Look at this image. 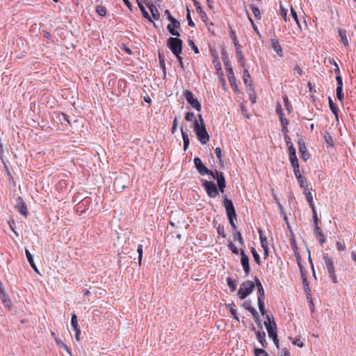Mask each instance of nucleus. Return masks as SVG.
<instances>
[{
	"label": "nucleus",
	"instance_id": "obj_1",
	"mask_svg": "<svg viewBox=\"0 0 356 356\" xmlns=\"http://www.w3.org/2000/svg\"><path fill=\"white\" fill-rule=\"evenodd\" d=\"M193 162L197 170L201 175H209L217 180L219 191L220 193H223L225 192V188L226 187V181L223 172L218 170H209L198 157H195Z\"/></svg>",
	"mask_w": 356,
	"mask_h": 356
},
{
	"label": "nucleus",
	"instance_id": "obj_2",
	"mask_svg": "<svg viewBox=\"0 0 356 356\" xmlns=\"http://www.w3.org/2000/svg\"><path fill=\"white\" fill-rule=\"evenodd\" d=\"M198 118L200 123L197 120H194V130L200 142L204 145L209 141V135L207 131L202 115L199 114Z\"/></svg>",
	"mask_w": 356,
	"mask_h": 356
},
{
	"label": "nucleus",
	"instance_id": "obj_3",
	"mask_svg": "<svg viewBox=\"0 0 356 356\" xmlns=\"http://www.w3.org/2000/svg\"><path fill=\"white\" fill-rule=\"evenodd\" d=\"M223 205L226 209V213L227 218L229 219V222L232 229L235 230L237 228L234 222V219L236 218V213L233 202L231 200L228 199L226 196H225L223 200Z\"/></svg>",
	"mask_w": 356,
	"mask_h": 356
},
{
	"label": "nucleus",
	"instance_id": "obj_4",
	"mask_svg": "<svg viewBox=\"0 0 356 356\" xmlns=\"http://www.w3.org/2000/svg\"><path fill=\"white\" fill-rule=\"evenodd\" d=\"M166 45L175 56H178L182 51V40L179 38H169Z\"/></svg>",
	"mask_w": 356,
	"mask_h": 356
},
{
	"label": "nucleus",
	"instance_id": "obj_5",
	"mask_svg": "<svg viewBox=\"0 0 356 356\" xmlns=\"http://www.w3.org/2000/svg\"><path fill=\"white\" fill-rule=\"evenodd\" d=\"M254 288V283L250 280L243 282L238 291V296L241 300L245 299L249 296Z\"/></svg>",
	"mask_w": 356,
	"mask_h": 356
},
{
	"label": "nucleus",
	"instance_id": "obj_6",
	"mask_svg": "<svg viewBox=\"0 0 356 356\" xmlns=\"http://www.w3.org/2000/svg\"><path fill=\"white\" fill-rule=\"evenodd\" d=\"M323 260L326 266V268L329 273L330 277L331 278L333 283L337 284L338 282L337 277L335 273L334 261L332 258L328 256L327 254L323 255Z\"/></svg>",
	"mask_w": 356,
	"mask_h": 356
},
{
	"label": "nucleus",
	"instance_id": "obj_7",
	"mask_svg": "<svg viewBox=\"0 0 356 356\" xmlns=\"http://www.w3.org/2000/svg\"><path fill=\"white\" fill-rule=\"evenodd\" d=\"M222 60L224 63L225 67L227 72V76L230 81H232V79H234V72L231 65V62L229 58L228 54L225 48L222 49Z\"/></svg>",
	"mask_w": 356,
	"mask_h": 356
},
{
	"label": "nucleus",
	"instance_id": "obj_8",
	"mask_svg": "<svg viewBox=\"0 0 356 356\" xmlns=\"http://www.w3.org/2000/svg\"><path fill=\"white\" fill-rule=\"evenodd\" d=\"M268 322H264L269 337L272 338L275 345H278V339L276 332V324L274 321L270 323V316H267Z\"/></svg>",
	"mask_w": 356,
	"mask_h": 356
},
{
	"label": "nucleus",
	"instance_id": "obj_9",
	"mask_svg": "<svg viewBox=\"0 0 356 356\" xmlns=\"http://www.w3.org/2000/svg\"><path fill=\"white\" fill-rule=\"evenodd\" d=\"M202 186L210 197L215 198L218 195V188L213 182L204 180Z\"/></svg>",
	"mask_w": 356,
	"mask_h": 356
},
{
	"label": "nucleus",
	"instance_id": "obj_10",
	"mask_svg": "<svg viewBox=\"0 0 356 356\" xmlns=\"http://www.w3.org/2000/svg\"><path fill=\"white\" fill-rule=\"evenodd\" d=\"M184 97L187 102L195 110L200 111L201 110V104L197 98L193 97V93L190 90H186Z\"/></svg>",
	"mask_w": 356,
	"mask_h": 356
},
{
	"label": "nucleus",
	"instance_id": "obj_11",
	"mask_svg": "<svg viewBox=\"0 0 356 356\" xmlns=\"http://www.w3.org/2000/svg\"><path fill=\"white\" fill-rule=\"evenodd\" d=\"M16 201L15 208L22 215L26 218L29 215V211L26 203L20 196L17 198Z\"/></svg>",
	"mask_w": 356,
	"mask_h": 356
},
{
	"label": "nucleus",
	"instance_id": "obj_12",
	"mask_svg": "<svg viewBox=\"0 0 356 356\" xmlns=\"http://www.w3.org/2000/svg\"><path fill=\"white\" fill-rule=\"evenodd\" d=\"M240 254L241 257V263L243 266L244 273H245V275H248L250 271V265H249V257H248V255L245 254V253L244 252V251L243 250H241L240 251Z\"/></svg>",
	"mask_w": 356,
	"mask_h": 356
},
{
	"label": "nucleus",
	"instance_id": "obj_13",
	"mask_svg": "<svg viewBox=\"0 0 356 356\" xmlns=\"http://www.w3.org/2000/svg\"><path fill=\"white\" fill-rule=\"evenodd\" d=\"M303 193L305 195L307 201L309 203V207H311V209L315 208V205H314V200H313V195H312V188H309L308 187H305V189L304 190Z\"/></svg>",
	"mask_w": 356,
	"mask_h": 356
},
{
	"label": "nucleus",
	"instance_id": "obj_14",
	"mask_svg": "<svg viewBox=\"0 0 356 356\" xmlns=\"http://www.w3.org/2000/svg\"><path fill=\"white\" fill-rule=\"evenodd\" d=\"M270 42H271V47L273 49V50L277 53V54L280 57H282L283 56L282 49L277 39L273 38L270 40Z\"/></svg>",
	"mask_w": 356,
	"mask_h": 356
},
{
	"label": "nucleus",
	"instance_id": "obj_15",
	"mask_svg": "<svg viewBox=\"0 0 356 356\" xmlns=\"http://www.w3.org/2000/svg\"><path fill=\"white\" fill-rule=\"evenodd\" d=\"M243 307H244V308L246 310L249 311L252 314V316L254 318V321L256 323L259 322V316L258 312L256 311V309L254 308H253L252 307H251L250 305V303L248 301H245L243 303Z\"/></svg>",
	"mask_w": 356,
	"mask_h": 356
},
{
	"label": "nucleus",
	"instance_id": "obj_16",
	"mask_svg": "<svg viewBox=\"0 0 356 356\" xmlns=\"http://www.w3.org/2000/svg\"><path fill=\"white\" fill-rule=\"evenodd\" d=\"M299 152L303 160L307 161L309 158V154L307 150V147L304 143L299 142Z\"/></svg>",
	"mask_w": 356,
	"mask_h": 356
},
{
	"label": "nucleus",
	"instance_id": "obj_17",
	"mask_svg": "<svg viewBox=\"0 0 356 356\" xmlns=\"http://www.w3.org/2000/svg\"><path fill=\"white\" fill-rule=\"evenodd\" d=\"M256 337L263 348H266L268 343L266 340V334L264 332H256Z\"/></svg>",
	"mask_w": 356,
	"mask_h": 356
},
{
	"label": "nucleus",
	"instance_id": "obj_18",
	"mask_svg": "<svg viewBox=\"0 0 356 356\" xmlns=\"http://www.w3.org/2000/svg\"><path fill=\"white\" fill-rule=\"evenodd\" d=\"M293 248L294 250L295 254H296V259H297L298 266L300 271L301 273V277H302V274H305V273L303 272V267H302V265L301 264V259H300V254L297 251L298 250V247H297V245H296L295 242H293Z\"/></svg>",
	"mask_w": 356,
	"mask_h": 356
},
{
	"label": "nucleus",
	"instance_id": "obj_19",
	"mask_svg": "<svg viewBox=\"0 0 356 356\" xmlns=\"http://www.w3.org/2000/svg\"><path fill=\"white\" fill-rule=\"evenodd\" d=\"M146 5L152 13V17L155 20L159 19L160 15H159V12L157 10L156 7L154 4L150 3H147Z\"/></svg>",
	"mask_w": 356,
	"mask_h": 356
},
{
	"label": "nucleus",
	"instance_id": "obj_20",
	"mask_svg": "<svg viewBox=\"0 0 356 356\" xmlns=\"http://www.w3.org/2000/svg\"><path fill=\"white\" fill-rule=\"evenodd\" d=\"M315 234L316 238L319 241V243L323 245L325 241V237L321 230V229L316 225L315 227Z\"/></svg>",
	"mask_w": 356,
	"mask_h": 356
},
{
	"label": "nucleus",
	"instance_id": "obj_21",
	"mask_svg": "<svg viewBox=\"0 0 356 356\" xmlns=\"http://www.w3.org/2000/svg\"><path fill=\"white\" fill-rule=\"evenodd\" d=\"M302 279L303 288H304L305 292L307 294V298H311V293H310L311 290H310L309 284L307 280L305 274H302Z\"/></svg>",
	"mask_w": 356,
	"mask_h": 356
},
{
	"label": "nucleus",
	"instance_id": "obj_22",
	"mask_svg": "<svg viewBox=\"0 0 356 356\" xmlns=\"http://www.w3.org/2000/svg\"><path fill=\"white\" fill-rule=\"evenodd\" d=\"M235 48H236V56L238 58V61L241 63V65L242 67H245V60H244L243 56V54H242V51L241 49V46L240 44L236 45V46H235Z\"/></svg>",
	"mask_w": 356,
	"mask_h": 356
},
{
	"label": "nucleus",
	"instance_id": "obj_23",
	"mask_svg": "<svg viewBox=\"0 0 356 356\" xmlns=\"http://www.w3.org/2000/svg\"><path fill=\"white\" fill-rule=\"evenodd\" d=\"M329 107L332 111V113L335 115L336 118H338V111L339 109L337 106L333 102L332 98L330 97H328Z\"/></svg>",
	"mask_w": 356,
	"mask_h": 356
},
{
	"label": "nucleus",
	"instance_id": "obj_24",
	"mask_svg": "<svg viewBox=\"0 0 356 356\" xmlns=\"http://www.w3.org/2000/svg\"><path fill=\"white\" fill-rule=\"evenodd\" d=\"M136 1L138 3V6L142 12L143 16L145 18H146L147 19H148L149 22H152L149 13L147 12L145 7L143 6L142 1H140V0H136Z\"/></svg>",
	"mask_w": 356,
	"mask_h": 356
},
{
	"label": "nucleus",
	"instance_id": "obj_25",
	"mask_svg": "<svg viewBox=\"0 0 356 356\" xmlns=\"http://www.w3.org/2000/svg\"><path fill=\"white\" fill-rule=\"evenodd\" d=\"M181 132L182 139L184 141V149L186 151L188 147L189 142H190L188 135L186 131H184L183 129H181Z\"/></svg>",
	"mask_w": 356,
	"mask_h": 356
},
{
	"label": "nucleus",
	"instance_id": "obj_26",
	"mask_svg": "<svg viewBox=\"0 0 356 356\" xmlns=\"http://www.w3.org/2000/svg\"><path fill=\"white\" fill-rule=\"evenodd\" d=\"M233 230H234V232H233L232 236H233L234 241H238L241 245H243L244 241H243V237H242L240 232L237 231L236 229L235 230L234 229H233Z\"/></svg>",
	"mask_w": 356,
	"mask_h": 356
},
{
	"label": "nucleus",
	"instance_id": "obj_27",
	"mask_svg": "<svg viewBox=\"0 0 356 356\" xmlns=\"http://www.w3.org/2000/svg\"><path fill=\"white\" fill-rule=\"evenodd\" d=\"M339 34L341 38V42L344 44V46H348V40L346 36V31L344 29H339Z\"/></svg>",
	"mask_w": 356,
	"mask_h": 356
},
{
	"label": "nucleus",
	"instance_id": "obj_28",
	"mask_svg": "<svg viewBox=\"0 0 356 356\" xmlns=\"http://www.w3.org/2000/svg\"><path fill=\"white\" fill-rule=\"evenodd\" d=\"M194 6L196 8L197 12L199 13L202 18L207 16L206 13L202 10L200 3L197 1L194 0Z\"/></svg>",
	"mask_w": 356,
	"mask_h": 356
},
{
	"label": "nucleus",
	"instance_id": "obj_29",
	"mask_svg": "<svg viewBox=\"0 0 356 356\" xmlns=\"http://www.w3.org/2000/svg\"><path fill=\"white\" fill-rule=\"evenodd\" d=\"M235 305L232 302L231 304L227 305V307L229 309V312L237 321H239V318L237 316L236 309L235 308Z\"/></svg>",
	"mask_w": 356,
	"mask_h": 356
},
{
	"label": "nucleus",
	"instance_id": "obj_30",
	"mask_svg": "<svg viewBox=\"0 0 356 356\" xmlns=\"http://www.w3.org/2000/svg\"><path fill=\"white\" fill-rule=\"evenodd\" d=\"M1 299L3 302L5 307L10 309L12 306V303L8 295L6 293H3V296H1Z\"/></svg>",
	"mask_w": 356,
	"mask_h": 356
},
{
	"label": "nucleus",
	"instance_id": "obj_31",
	"mask_svg": "<svg viewBox=\"0 0 356 356\" xmlns=\"http://www.w3.org/2000/svg\"><path fill=\"white\" fill-rule=\"evenodd\" d=\"M250 8L252 10V13L254 14V17L257 20H260L261 18V13L258 7L254 5H251Z\"/></svg>",
	"mask_w": 356,
	"mask_h": 356
},
{
	"label": "nucleus",
	"instance_id": "obj_32",
	"mask_svg": "<svg viewBox=\"0 0 356 356\" xmlns=\"http://www.w3.org/2000/svg\"><path fill=\"white\" fill-rule=\"evenodd\" d=\"M176 28L172 26L171 24H168L167 29L168 31L174 36H176L175 38H178L180 36V33L179 31H177Z\"/></svg>",
	"mask_w": 356,
	"mask_h": 356
},
{
	"label": "nucleus",
	"instance_id": "obj_33",
	"mask_svg": "<svg viewBox=\"0 0 356 356\" xmlns=\"http://www.w3.org/2000/svg\"><path fill=\"white\" fill-rule=\"evenodd\" d=\"M71 325L74 330L80 329L78 325L77 316L74 313L72 314Z\"/></svg>",
	"mask_w": 356,
	"mask_h": 356
},
{
	"label": "nucleus",
	"instance_id": "obj_34",
	"mask_svg": "<svg viewBox=\"0 0 356 356\" xmlns=\"http://www.w3.org/2000/svg\"><path fill=\"white\" fill-rule=\"evenodd\" d=\"M254 356H268L267 352L261 348H254Z\"/></svg>",
	"mask_w": 356,
	"mask_h": 356
},
{
	"label": "nucleus",
	"instance_id": "obj_35",
	"mask_svg": "<svg viewBox=\"0 0 356 356\" xmlns=\"http://www.w3.org/2000/svg\"><path fill=\"white\" fill-rule=\"evenodd\" d=\"M297 180L300 188H303L305 190V187H308L307 179L305 177L302 176L301 178H297Z\"/></svg>",
	"mask_w": 356,
	"mask_h": 356
},
{
	"label": "nucleus",
	"instance_id": "obj_36",
	"mask_svg": "<svg viewBox=\"0 0 356 356\" xmlns=\"http://www.w3.org/2000/svg\"><path fill=\"white\" fill-rule=\"evenodd\" d=\"M251 252L252 254L254 261L257 262V264L260 265L261 264L260 257H259V254L257 253V250H255V248H252Z\"/></svg>",
	"mask_w": 356,
	"mask_h": 356
},
{
	"label": "nucleus",
	"instance_id": "obj_37",
	"mask_svg": "<svg viewBox=\"0 0 356 356\" xmlns=\"http://www.w3.org/2000/svg\"><path fill=\"white\" fill-rule=\"evenodd\" d=\"M283 100H284V106H285V107H286V110H287L289 113H290V112H291V111H292V109H293V108H292V106H291V105L290 104L289 101V99H288V97H287V96H286V95H284L283 96Z\"/></svg>",
	"mask_w": 356,
	"mask_h": 356
},
{
	"label": "nucleus",
	"instance_id": "obj_38",
	"mask_svg": "<svg viewBox=\"0 0 356 356\" xmlns=\"http://www.w3.org/2000/svg\"><path fill=\"white\" fill-rule=\"evenodd\" d=\"M56 340V344L60 346V347H62L68 353L70 354V351L67 347V346L60 339H55Z\"/></svg>",
	"mask_w": 356,
	"mask_h": 356
},
{
	"label": "nucleus",
	"instance_id": "obj_39",
	"mask_svg": "<svg viewBox=\"0 0 356 356\" xmlns=\"http://www.w3.org/2000/svg\"><path fill=\"white\" fill-rule=\"evenodd\" d=\"M137 252L138 254V264L139 266L141 265V262H142V258H143V245L139 244L138 245V248H137Z\"/></svg>",
	"mask_w": 356,
	"mask_h": 356
},
{
	"label": "nucleus",
	"instance_id": "obj_40",
	"mask_svg": "<svg viewBox=\"0 0 356 356\" xmlns=\"http://www.w3.org/2000/svg\"><path fill=\"white\" fill-rule=\"evenodd\" d=\"M96 11L100 16H105L106 15V9L104 6H97Z\"/></svg>",
	"mask_w": 356,
	"mask_h": 356
},
{
	"label": "nucleus",
	"instance_id": "obj_41",
	"mask_svg": "<svg viewBox=\"0 0 356 356\" xmlns=\"http://www.w3.org/2000/svg\"><path fill=\"white\" fill-rule=\"evenodd\" d=\"M258 306H259V309L260 311V312L261 313L262 315H264L266 314V310H265V305H264V300H258Z\"/></svg>",
	"mask_w": 356,
	"mask_h": 356
},
{
	"label": "nucleus",
	"instance_id": "obj_42",
	"mask_svg": "<svg viewBox=\"0 0 356 356\" xmlns=\"http://www.w3.org/2000/svg\"><path fill=\"white\" fill-rule=\"evenodd\" d=\"M227 285L229 287L232 292H234L236 290L235 283L232 281L231 277H228L227 278Z\"/></svg>",
	"mask_w": 356,
	"mask_h": 356
},
{
	"label": "nucleus",
	"instance_id": "obj_43",
	"mask_svg": "<svg viewBox=\"0 0 356 356\" xmlns=\"http://www.w3.org/2000/svg\"><path fill=\"white\" fill-rule=\"evenodd\" d=\"M186 19H187V21H188V26H191V27H194L195 26V23L193 22V21L191 19L190 10L188 8H187Z\"/></svg>",
	"mask_w": 356,
	"mask_h": 356
},
{
	"label": "nucleus",
	"instance_id": "obj_44",
	"mask_svg": "<svg viewBox=\"0 0 356 356\" xmlns=\"http://www.w3.org/2000/svg\"><path fill=\"white\" fill-rule=\"evenodd\" d=\"M289 159L293 168H294L295 166H299L298 160L296 155L289 156Z\"/></svg>",
	"mask_w": 356,
	"mask_h": 356
},
{
	"label": "nucleus",
	"instance_id": "obj_45",
	"mask_svg": "<svg viewBox=\"0 0 356 356\" xmlns=\"http://www.w3.org/2000/svg\"><path fill=\"white\" fill-rule=\"evenodd\" d=\"M291 15H292L293 18L296 21L297 25L299 26L300 29H301V26H300V22H299V19H298V15H297V13H296V10L293 8H291Z\"/></svg>",
	"mask_w": 356,
	"mask_h": 356
},
{
	"label": "nucleus",
	"instance_id": "obj_46",
	"mask_svg": "<svg viewBox=\"0 0 356 356\" xmlns=\"http://www.w3.org/2000/svg\"><path fill=\"white\" fill-rule=\"evenodd\" d=\"M228 247L233 254H238L239 251L232 242H229Z\"/></svg>",
	"mask_w": 356,
	"mask_h": 356
},
{
	"label": "nucleus",
	"instance_id": "obj_47",
	"mask_svg": "<svg viewBox=\"0 0 356 356\" xmlns=\"http://www.w3.org/2000/svg\"><path fill=\"white\" fill-rule=\"evenodd\" d=\"M217 232L219 235H220L222 238L226 237V234L224 231V227L222 225H219L217 227Z\"/></svg>",
	"mask_w": 356,
	"mask_h": 356
},
{
	"label": "nucleus",
	"instance_id": "obj_48",
	"mask_svg": "<svg viewBox=\"0 0 356 356\" xmlns=\"http://www.w3.org/2000/svg\"><path fill=\"white\" fill-rule=\"evenodd\" d=\"M229 33H230V38L232 40V41L234 44V46L239 45V44L238 43V41H237V38H236L235 32L233 30H231Z\"/></svg>",
	"mask_w": 356,
	"mask_h": 356
},
{
	"label": "nucleus",
	"instance_id": "obj_49",
	"mask_svg": "<svg viewBox=\"0 0 356 356\" xmlns=\"http://www.w3.org/2000/svg\"><path fill=\"white\" fill-rule=\"evenodd\" d=\"M312 213H313L314 222L316 226V225H318V215H317V211H316V207L312 208Z\"/></svg>",
	"mask_w": 356,
	"mask_h": 356
},
{
	"label": "nucleus",
	"instance_id": "obj_50",
	"mask_svg": "<svg viewBox=\"0 0 356 356\" xmlns=\"http://www.w3.org/2000/svg\"><path fill=\"white\" fill-rule=\"evenodd\" d=\"M188 44L190 47H191V48L193 49L194 52L195 54H198L199 53V50H198V48L197 47L195 44V43L191 40H189L188 41Z\"/></svg>",
	"mask_w": 356,
	"mask_h": 356
},
{
	"label": "nucleus",
	"instance_id": "obj_51",
	"mask_svg": "<svg viewBox=\"0 0 356 356\" xmlns=\"http://www.w3.org/2000/svg\"><path fill=\"white\" fill-rule=\"evenodd\" d=\"M279 118L282 127L288 126L289 120L284 115L280 116Z\"/></svg>",
	"mask_w": 356,
	"mask_h": 356
},
{
	"label": "nucleus",
	"instance_id": "obj_52",
	"mask_svg": "<svg viewBox=\"0 0 356 356\" xmlns=\"http://www.w3.org/2000/svg\"><path fill=\"white\" fill-rule=\"evenodd\" d=\"M293 172L296 179L301 178V177H302L300 171V166H295L293 168Z\"/></svg>",
	"mask_w": 356,
	"mask_h": 356
},
{
	"label": "nucleus",
	"instance_id": "obj_53",
	"mask_svg": "<svg viewBox=\"0 0 356 356\" xmlns=\"http://www.w3.org/2000/svg\"><path fill=\"white\" fill-rule=\"evenodd\" d=\"M25 254H26L28 261L29 262L30 264H32V263L34 261H33V257H32L31 254L30 253V252L29 251V250H27V249L25 250Z\"/></svg>",
	"mask_w": 356,
	"mask_h": 356
},
{
	"label": "nucleus",
	"instance_id": "obj_54",
	"mask_svg": "<svg viewBox=\"0 0 356 356\" xmlns=\"http://www.w3.org/2000/svg\"><path fill=\"white\" fill-rule=\"evenodd\" d=\"M336 79H337V87L336 89H342L343 82H342V79H341V76L338 75L336 77Z\"/></svg>",
	"mask_w": 356,
	"mask_h": 356
},
{
	"label": "nucleus",
	"instance_id": "obj_55",
	"mask_svg": "<svg viewBox=\"0 0 356 356\" xmlns=\"http://www.w3.org/2000/svg\"><path fill=\"white\" fill-rule=\"evenodd\" d=\"M337 97L338 99L343 103V98H344V94L343 92V90H337Z\"/></svg>",
	"mask_w": 356,
	"mask_h": 356
},
{
	"label": "nucleus",
	"instance_id": "obj_56",
	"mask_svg": "<svg viewBox=\"0 0 356 356\" xmlns=\"http://www.w3.org/2000/svg\"><path fill=\"white\" fill-rule=\"evenodd\" d=\"M276 113H277V115L279 117L282 116V115H284V113H283V111H282V106H281V104L280 103L277 104V105Z\"/></svg>",
	"mask_w": 356,
	"mask_h": 356
},
{
	"label": "nucleus",
	"instance_id": "obj_57",
	"mask_svg": "<svg viewBox=\"0 0 356 356\" xmlns=\"http://www.w3.org/2000/svg\"><path fill=\"white\" fill-rule=\"evenodd\" d=\"M257 291H258V297H257L258 300H259V299L260 300H264V288L259 289H257Z\"/></svg>",
	"mask_w": 356,
	"mask_h": 356
},
{
	"label": "nucleus",
	"instance_id": "obj_58",
	"mask_svg": "<svg viewBox=\"0 0 356 356\" xmlns=\"http://www.w3.org/2000/svg\"><path fill=\"white\" fill-rule=\"evenodd\" d=\"M337 250L340 252L344 251L346 250L345 245L343 244L342 243H341L340 241L337 242Z\"/></svg>",
	"mask_w": 356,
	"mask_h": 356
},
{
	"label": "nucleus",
	"instance_id": "obj_59",
	"mask_svg": "<svg viewBox=\"0 0 356 356\" xmlns=\"http://www.w3.org/2000/svg\"><path fill=\"white\" fill-rule=\"evenodd\" d=\"M172 19L170 21L171 22V24L172 26L178 29L180 27V22L177 20L175 18H172Z\"/></svg>",
	"mask_w": 356,
	"mask_h": 356
},
{
	"label": "nucleus",
	"instance_id": "obj_60",
	"mask_svg": "<svg viewBox=\"0 0 356 356\" xmlns=\"http://www.w3.org/2000/svg\"><path fill=\"white\" fill-rule=\"evenodd\" d=\"M194 118L193 113L188 112L186 114L185 119L186 121H192Z\"/></svg>",
	"mask_w": 356,
	"mask_h": 356
},
{
	"label": "nucleus",
	"instance_id": "obj_61",
	"mask_svg": "<svg viewBox=\"0 0 356 356\" xmlns=\"http://www.w3.org/2000/svg\"><path fill=\"white\" fill-rule=\"evenodd\" d=\"M284 140L286 142L287 147L290 146V145H293V143L291 140V138L289 137V136L288 134H284Z\"/></svg>",
	"mask_w": 356,
	"mask_h": 356
},
{
	"label": "nucleus",
	"instance_id": "obj_62",
	"mask_svg": "<svg viewBox=\"0 0 356 356\" xmlns=\"http://www.w3.org/2000/svg\"><path fill=\"white\" fill-rule=\"evenodd\" d=\"M241 108L243 115L246 118H250V116H249V115L248 113V111H247L246 108H245V106L243 104H241Z\"/></svg>",
	"mask_w": 356,
	"mask_h": 356
},
{
	"label": "nucleus",
	"instance_id": "obj_63",
	"mask_svg": "<svg viewBox=\"0 0 356 356\" xmlns=\"http://www.w3.org/2000/svg\"><path fill=\"white\" fill-rule=\"evenodd\" d=\"M280 15L285 21H287V10L283 8L282 6Z\"/></svg>",
	"mask_w": 356,
	"mask_h": 356
},
{
	"label": "nucleus",
	"instance_id": "obj_64",
	"mask_svg": "<svg viewBox=\"0 0 356 356\" xmlns=\"http://www.w3.org/2000/svg\"><path fill=\"white\" fill-rule=\"evenodd\" d=\"M288 148H289V156L296 155V149L293 145H290V146H289Z\"/></svg>",
	"mask_w": 356,
	"mask_h": 356
}]
</instances>
